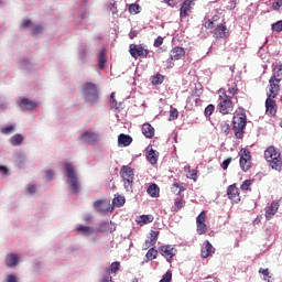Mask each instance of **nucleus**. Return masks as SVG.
Here are the masks:
<instances>
[{"instance_id": "obj_1", "label": "nucleus", "mask_w": 282, "mask_h": 282, "mask_svg": "<svg viewBox=\"0 0 282 282\" xmlns=\"http://www.w3.org/2000/svg\"><path fill=\"white\" fill-rule=\"evenodd\" d=\"M219 99H218V106L217 110L223 116H228L234 112L235 104L232 101V96L227 94L226 88H220L218 90Z\"/></svg>"}, {"instance_id": "obj_2", "label": "nucleus", "mask_w": 282, "mask_h": 282, "mask_svg": "<svg viewBox=\"0 0 282 282\" xmlns=\"http://www.w3.org/2000/svg\"><path fill=\"white\" fill-rule=\"evenodd\" d=\"M264 160L272 170L282 171V154L274 145H270L264 150Z\"/></svg>"}, {"instance_id": "obj_3", "label": "nucleus", "mask_w": 282, "mask_h": 282, "mask_svg": "<svg viewBox=\"0 0 282 282\" xmlns=\"http://www.w3.org/2000/svg\"><path fill=\"white\" fill-rule=\"evenodd\" d=\"M279 94L280 89L269 86V93H267L268 97L265 99V113L269 117H275L278 112V104L274 98H276Z\"/></svg>"}, {"instance_id": "obj_4", "label": "nucleus", "mask_w": 282, "mask_h": 282, "mask_svg": "<svg viewBox=\"0 0 282 282\" xmlns=\"http://www.w3.org/2000/svg\"><path fill=\"white\" fill-rule=\"evenodd\" d=\"M232 126H234L232 129L235 131L236 138L237 139H242L243 134H245V129H246V126H247V115H246V112L237 113L234 117Z\"/></svg>"}, {"instance_id": "obj_5", "label": "nucleus", "mask_w": 282, "mask_h": 282, "mask_svg": "<svg viewBox=\"0 0 282 282\" xmlns=\"http://www.w3.org/2000/svg\"><path fill=\"white\" fill-rule=\"evenodd\" d=\"M120 176L123 182V186L128 193L133 192V183H134V171L130 166H122L120 170Z\"/></svg>"}, {"instance_id": "obj_6", "label": "nucleus", "mask_w": 282, "mask_h": 282, "mask_svg": "<svg viewBox=\"0 0 282 282\" xmlns=\"http://www.w3.org/2000/svg\"><path fill=\"white\" fill-rule=\"evenodd\" d=\"M83 95L86 102L96 105L98 102V90L97 86L93 83H86L83 87Z\"/></svg>"}, {"instance_id": "obj_7", "label": "nucleus", "mask_w": 282, "mask_h": 282, "mask_svg": "<svg viewBox=\"0 0 282 282\" xmlns=\"http://www.w3.org/2000/svg\"><path fill=\"white\" fill-rule=\"evenodd\" d=\"M64 166H65L66 176L70 182L72 192L79 193L80 185L78 183L77 173L75 171L74 165L72 163H66Z\"/></svg>"}, {"instance_id": "obj_8", "label": "nucleus", "mask_w": 282, "mask_h": 282, "mask_svg": "<svg viewBox=\"0 0 282 282\" xmlns=\"http://www.w3.org/2000/svg\"><path fill=\"white\" fill-rule=\"evenodd\" d=\"M186 56V51L183 46H174L170 51V59L166 61V68H173L175 66V61L183 59Z\"/></svg>"}, {"instance_id": "obj_9", "label": "nucleus", "mask_w": 282, "mask_h": 282, "mask_svg": "<svg viewBox=\"0 0 282 282\" xmlns=\"http://www.w3.org/2000/svg\"><path fill=\"white\" fill-rule=\"evenodd\" d=\"M238 155L240 156V169H242L243 172L249 171L252 164L250 150L248 148H242L240 149V152H238Z\"/></svg>"}, {"instance_id": "obj_10", "label": "nucleus", "mask_w": 282, "mask_h": 282, "mask_svg": "<svg viewBox=\"0 0 282 282\" xmlns=\"http://www.w3.org/2000/svg\"><path fill=\"white\" fill-rule=\"evenodd\" d=\"M282 82V63L273 68V74L269 79V87L281 90L280 83Z\"/></svg>"}, {"instance_id": "obj_11", "label": "nucleus", "mask_w": 282, "mask_h": 282, "mask_svg": "<svg viewBox=\"0 0 282 282\" xmlns=\"http://www.w3.org/2000/svg\"><path fill=\"white\" fill-rule=\"evenodd\" d=\"M159 252L169 263H172L173 258L177 254V249L173 245H164L159 248Z\"/></svg>"}, {"instance_id": "obj_12", "label": "nucleus", "mask_w": 282, "mask_h": 282, "mask_svg": "<svg viewBox=\"0 0 282 282\" xmlns=\"http://www.w3.org/2000/svg\"><path fill=\"white\" fill-rule=\"evenodd\" d=\"M132 58L138 59L139 57L141 58H147L149 55V50L144 48L142 44H130V50H129Z\"/></svg>"}, {"instance_id": "obj_13", "label": "nucleus", "mask_w": 282, "mask_h": 282, "mask_svg": "<svg viewBox=\"0 0 282 282\" xmlns=\"http://www.w3.org/2000/svg\"><path fill=\"white\" fill-rule=\"evenodd\" d=\"M195 6V0H184L180 8V18L186 19L191 15L192 8Z\"/></svg>"}, {"instance_id": "obj_14", "label": "nucleus", "mask_w": 282, "mask_h": 282, "mask_svg": "<svg viewBox=\"0 0 282 282\" xmlns=\"http://www.w3.org/2000/svg\"><path fill=\"white\" fill-rule=\"evenodd\" d=\"M227 195H228V198L234 204H238V203L241 202V196H240V193H239V188L237 187V184H232V185L228 186Z\"/></svg>"}, {"instance_id": "obj_15", "label": "nucleus", "mask_w": 282, "mask_h": 282, "mask_svg": "<svg viewBox=\"0 0 282 282\" xmlns=\"http://www.w3.org/2000/svg\"><path fill=\"white\" fill-rule=\"evenodd\" d=\"M280 208V200H273L269 207L265 208L264 218L267 221H270L273 219L274 215H276L278 210Z\"/></svg>"}, {"instance_id": "obj_16", "label": "nucleus", "mask_w": 282, "mask_h": 282, "mask_svg": "<svg viewBox=\"0 0 282 282\" xmlns=\"http://www.w3.org/2000/svg\"><path fill=\"white\" fill-rule=\"evenodd\" d=\"M214 39L216 40H223L229 36L230 32L229 29L226 26V24H218L215 29H214Z\"/></svg>"}, {"instance_id": "obj_17", "label": "nucleus", "mask_w": 282, "mask_h": 282, "mask_svg": "<svg viewBox=\"0 0 282 282\" xmlns=\"http://www.w3.org/2000/svg\"><path fill=\"white\" fill-rule=\"evenodd\" d=\"M216 252V249L209 242V240H205L203 247L200 249V256L203 259H207L212 257Z\"/></svg>"}, {"instance_id": "obj_18", "label": "nucleus", "mask_w": 282, "mask_h": 282, "mask_svg": "<svg viewBox=\"0 0 282 282\" xmlns=\"http://www.w3.org/2000/svg\"><path fill=\"white\" fill-rule=\"evenodd\" d=\"M80 140L88 143V144H94L96 142H98L99 140V134L93 131H85L82 135H80Z\"/></svg>"}, {"instance_id": "obj_19", "label": "nucleus", "mask_w": 282, "mask_h": 282, "mask_svg": "<svg viewBox=\"0 0 282 282\" xmlns=\"http://www.w3.org/2000/svg\"><path fill=\"white\" fill-rule=\"evenodd\" d=\"M141 132L147 139H152L155 135L154 127L148 122L142 124Z\"/></svg>"}, {"instance_id": "obj_20", "label": "nucleus", "mask_w": 282, "mask_h": 282, "mask_svg": "<svg viewBox=\"0 0 282 282\" xmlns=\"http://www.w3.org/2000/svg\"><path fill=\"white\" fill-rule=\"evenodd\" d=\"M20 107L24 111H32L36 109L37 104L35 101H31L28 98H23L20 102Z\"/></svg>"}, {"instance_id": "obj_21", "label": "nucleus", "mask_w": 282, "mask_h": 282, "mask_svg": "<svg viewBox=\"0 0 282 282\" xmlns=\"http://www.w3.org/2000/svg\"><path fill=\"white\" fill-rule=\"evenodd\" d=\"M99 231L101 234H112L116 231V226L112 224V221H104L99 226Z\"/></svg>"}, {"instance_id": "obj_22", "label": "nucleus", "mask_w": 282, "mask_h": 282, "mask_svg": "<svg viewBox=\"0 0 282 282\" xmlns=\"http://www.w3.org/2000/svg\"><path fill=\"white\" fill-rule=\"evenodd\" d=\"M154 221V216L149 214V215H141L137 217V225L143 227L145 225L152 224Z\"/></svg>"}, {"instance_id": "obj_23", "label": "nucleus", "mask_w": 282, "mask_h": 282, "mask_svg": "<svg viewBox=\"0 0 282 282\" xmlns=\"http://www.w3.org/2000/svg\"><path fill=\"white\" fill-rule=\"evenodd\" d=\"M4 262L8 268H14L19 263V256L17 253H9L7 254Z\"/></svg>"}, {"instance_id": "obj_24", "label": "nucleus", "mask_w": 282, "mask_h": 282, "mask_svg": "<svg viewBox=\"0 0 282 282\" xmlns=\"http://www.w3.org/2000/svg\"><path fill=\"white\" fill-rule=\"evenodd\" d=\"M133 142V139L129 134L121 133L118 137V144L120 147H129Z\"/></svg>"}, {"instance_id": "obj_25", "label": "nucleus", "mask_w": 282, "mask_h": 282, "mask_svg": "<svg viewBox=\"0 0 282 282\" xmlns=\"http://www.w3.org/2000/svg\"><path fill=\"white\" fill-rule=\"evenodd\" d=\"M147 193L151 197H159L160 196V187H159V185L154 184V183L149 185V187L147 188Z\"/></svg>"}, {"instance_id": "obj_26", "label": "nucleus", "mask_w": 282, "mask_h": 282, "mask_svg": "<svg viewBox=\"0 0 282 282\" xmlns=\"http://www.w3.org/2000/svg\"><path fill=\"white\" fill-rule=\"evenodd\" d=\"M76 231L79 232L84 237H89L90 235H93L94 229L89 226L80 225L78 228H76Z\"/></svg>"}, {"instance_id": "obj_27", "label": "nucleus", "mask_w": 282, "mask_h": 282, "mask_svg": "<svg viewBox=\"0 0 282 282\" xmlns=\"http://www.w3.org/2000/svg\"><path fill=\"white\" fill-rule=\"evenodd\" d=\"M158 152L154 149H150L147 152V160L148 162H150L151 164H156L158 163Z\"/></svg>"}, {"instance_id": "obj_28", "label": "nucleus", "mask_w": 282, "mask_h": 282, "mask_svg": "<svg viewBox=\"0 0 282 282\" xmlns=\"http://www.w3.org/2000/svg\"><path fill=\"white\" fill-rule=\"evenodd\" d=\"M24 141V137L20 133H17L14 135H12L10 138V143L13 145V147H19L22 144V142Z\"/></svg>"}, {"instance_id": "obj_29", "label": "nucleus", "mask_w": 282, "mask_h": 282, "mask_svg": "<svg viewBox=\"0 0 282 282\" xmlns=\"http://www.w3.org/2000/svg\"><path fill=\"white\" fill-rule=\"evenodd\" d=\"M228 89H227V94L229 93L228 96H232V98L239 93V88L237 83L231 82L227 85Z\"/></svg>"}, {"instance_id": "obj_30", "label": "nucleus", "mask_w": 282, "mask_h": 282, "mask_svg": "<svg viewBox=\"0 0 282 282\" xmlns=\"http://www.w3.org/2000/svg\"><path fill=\"white\" fill-rule=\"evenodd\" d=\"M159 251L155 248H150L145 253L147 261H153L158 258Z\"/></svg>"}, {"instance_id": "obj_31", "label": "nucleus", "mask_w": 282, "mask_h": 282, "mask_svg": "<svg viewBox=\"0 0 282 282\" xmlns=\"http://www.w3.org/2000/svg\"><path fill=\"white\" fill-rule=\"evenodd\" d=\"M172 193L176 194V195H181L182 192H185L186 188L184 186H182L180 183H174L171 187Z\"/></svg>"}, {"instance_id": "obj_32", "label": "nucleus", "mask_w": 282, "mask_h": 282, "mask_svg": "<svg viewBox=\"0 0 282 282\" xmlns=\"http://www.w3.org/2000/svg\"><path fill=\"white\" fill-rule=\"evenodd\" d=\"M196 231L199 236H203L207 232L206 223H196Z\"/></svg>"}, {"instance_id": "obj_33", "label": "nucleus", "mask_w": 282, "mask_h": 282, "mask_svg": "<svg viewBox=\"0 0 282 282\" xmlns=\"http://www.w3.org/2000/svg\"><path fill=\"white\" fill-rule=\"evenodd\" d=\"M107 59H106V53L105 51H101L98 55V65L100 69L105 68V64H106Z\"/></svg>"}, {"instance_id": "obj_34", "label": "nucleus", "mask_w": 282, "mask_h": 282, "mask_svg": "<svg viewBox=\"0 0 282 282\" xmlns=\"http://www.w3.org/2000/svg\"><path fill=\"white\" fill-rule=\"evenodd\" d=\"M160 231L156 230H151L150 236H149V241L153 245H156L159 240Z\"/></svg>"}, {"instance_id": "obj_35", "label": "nucleus", "mask_w": 282, "mask_h": 282, "mask_svg": "<svg viewBox=\"0 0 282 282\" xmlns=\"http://www.w3.org/2000/svg\"><path fill=\"white\" fill-rule=\"evenodd\" d=\"M180 117V111L177 108H171L170 110V116H169V121H174L177 120Z\"/></svg>"}, {"instance_id": "obj_36", "label": "nucleus", "mask_w": 282, "mask_h": 282, "mask_svg": "<svg viewBox=\"0 0 282 282\" xmlns=\"http://www.w3.org/2000/svg\"><path fill=\"white\" fill-rule=\"evenodd\" d=\"M164 79H165V77L163 75L156 74L152 77V84L153 85H161V84H163Z\"/></svg>"}, {"instance_id": "obj_37", "label": "nucleus", "mask_w": 282, "mask_h": 282, "mask_svg": "<svg viewBox=\"0 0 282 282\" xmlns=\"http://www.w3.org/2000/svg\"><path fill=\"white\" fill-rule=\"evenodd\" d=\"M259 273L263 275V280L267 282H270V279L272 278L269 269H259Z\"/></svg>"}, {"instance_id": "obj_38", "label": "nucleus", "mask_w": 282, "mask_h": 282, "mask_svg": "<svg viewBox=\"0 0 282 282\" xmlns=\"http://www.w3.org/2000/svg\"><path fill=\"white\" fill-rule=\"evenodd\" d=\"M120 270V262H112L111 267L107 270V273H117Z\"/></svg>"}, {"instance_id": "obj_39", "label": "nucleus", "mask_w": 282, "mask_h": 282, "mask_svg": "<svg viewBox=\"0 0 282 282\" xmlns=\"http://www.w3.org/2000/svg\"><path fill=\"white\" fill-rule=\"evenodd\" d=\"M94 208H96L99 213H104V206H106V203L102 200H95L93 203Z\"/></svg>"}, {"instance_id": "obj_40", "label": "nucleus", "mask_w": 282, "mask_h": 282, "mask_svg": "<svg viewBox=\"0 0 282 282\" xmlns=\"http://www.w3.org/2000/svg\"><path fill=\"white\" fill-rule=\"evenodd\" d=\"M215 111V106L213 104H209L206 108H205V111H204V115L206 118H209L213 116Z\"/></svg>"}, {"instance_id": "obj_41", "label": "nucleus", "mask_w": 282, "mask_h": 282, "mask_svg": "<svg viewBox=\"0 0 282 282\" xmlns=\"http://www.w3.org/2000/svg\"><path fill=\"white\" fill-rule=\"evenodd\" d=\"M129 13H130V14H139V13H140V6L137 4V3H132V4L129 7Z\"/></svg>"}, {"instance_id": "obj_42", "label": "nucleus", "mask_w": 282, "mask_h": 282, "mask_svg": "<svg viewBox=\"0 0 282 282\" xmlns=\"http://www.w3.org/2000/svg\"><path fill=\"white\" fill-rule=\"evenodd\" d=\"M206 212L203 210L197 217H196V224H206Z\"/></svg>"}, {"instance_id": "obj_43", "label": "nucleus", "mask_w": 282, "mask_h": 282, "mask_svg": "<svg viewBox=\"0 0 282 282\" xmlns=\"http://www.w3.org/2000/svg\"><path fill=\"white\" fill-rule=\"evenodd\" d=\"M126 203V198L121 195L117 196L115 199H113V204L118 207H121L122 205H124Z\"/></svg>"}, {"instance_id": "obj_44", "label": "nucleus", "mask_w": 282, "mask_h": 282, "mask_svg": "<svg viewBox=\"0 0 282 282\" xmlns=\"http://www.w3.org/2000/svg\"><path fill=\"white\" fill-rule=\"evenodd\" d=\"M185 205L186 200H184L183 198L175 200V212L177 213V210H182V208H184Z\"/></svg>"}, {"instance_id": "obj_45", "label": "nucleus", "mask_w": 282, "mask_h": 282, "mask_svg": "<svg viewBox=\"0 0 282 282\" xmlns=\"http://www.w3.org/2000/svg\"><path fill=\"white\" fill-rule=\"evenodd\" d=\"M272 31L274 32H282V20L276 21L275 23L272 24Z\"/></svg>"}, {"instance_id": "obj_46", "label": "nucleus", "mask_w": 282, "mask_h": 282, "mask_svg": "<svg viewBox=\"0 0 282 282\" xmlns=\"http://www.w3.org/2000/svg\"><path fill=\"white\" fill-rule=\"evenodd\" d=\"M173 274L172 272L167 271L159 282H172Z\"/></svg>"}, {"instance_id": "obj_47", "label": "nucleus", "mask_w": 282, "mask_h": 282, "mask_svg": "<svg viewBox=\"0 0 282 282\" xmlns=\"http://www.w3.org/2000/svg\"><path fill=\"white\" fill-rule=\"evenodd\" d=\"M220 129L225 135H228L230 133V126L227 122L221 123Z\"/></svg>"}, {"instance_id": "obj_48", "label": "nucleus", "mask_w": 282, "mask_h": 282, "mask_svg": "<svg viewBox=\"0 0 282 282\" xmlns=\"http://www.w3.org/2000/svg\"><path fill=\"white\" fill-rule=\"evenodd\" d=\"M13 131H14V126H8L1 129V133L6 135L11 134Z\"/></svg>"}, {"instance_id": "obj_49", "label": "nucleus", "mask_w": 282, "mask_h": 282, "mask_svg": "<svg viewBox=\"0 0 282 282\" xmlns=\"http://www.w3.org/2000/svg\"><path fill=\"white\" fill-rule=\"evenodd\" d=\"M164 43V37L163 36H158L154 42H153V46L154 47H160L162 46Z\"/></svg>"}, {"instance_id": "obj_50", "label": "nucleus", "mask_w": 282, "mask_h": 282, "mask_svg": "<svg viewBox=\"0 0 282 282\" xmlns=\"http://www.w3.org/2000/svg\"><path fill=\"white\" fill-rule=\"evenodd\" d=\"M282 8V0H275L273 3H272V9L274 11H280Z\"/></svg>"}, {"instance_id": "obj_51", "label": "nucleus", "mask_w": 282, "mask_h": 282, "mask_svg": "<svg viewBox=\"0 0 282 282\" xmlns=\"http://www.w3.org/2000/svg\"><path fill=\"white\" fill-rule=\"evenodd\" d=\"M252 182L250 180H247L242 182V185H240V189L242 191H248L251 186Z\"/></svg>"}, {"instance_id": "obj_52", "label": "nucleus", "mask_w": 282, "mask_h": 282, "mask_svg": "<svg viewBox=\"0 0 282 282\" xmlns=\"http://www.w3.org/2000/svg\"><path fill=\"white\" fill-rule=\"evenodd\" d=\"M187 178L194 180V182L197 181V172L195 170H189L187 173Z\"/></svg>"}, {"instance_id": "obj_53", "label": "nucleus", "mask_w": 282, "mask_h": 282, "mask_svg": "<svg viewBox=\"0 0 282 282\" xmlns=\"http://www.w3.org/2000/svg\"><path fill=\"white\" fill-rule=\"evenodd\" d=\"M31 31L33 32V35L41 34L43 32V26L42 25H35V26H33V29H31Z\"/></svg>"}, {"instance_id": "obj_54", "label": "nucleus", "mask_w": 282, "mask_h": 282, "mask_svg": "<svg viewBox=\"0 0 282 282\" xmlns=\"http://www.w3.org/2000/svg\"><path fill=\"white\" fill-rule=\"evenodd\" d=\"M232 161L234 159H231V156L229 159H226L221 164L223 170L226 171Z\"/></svg>"}, {"instance_id": "obj_55", "label": "nucleus", "mask_w": 282, "mask_h": 282, "mask_svg": "<svg viewBox=\"0 0 282 282\" xmlns=\"http://www.w3.org/2000/svg\"><path fill=\"white\" fill-rule=\"evenodd\" d=\"M155 245L153 243V242H151L150 240H145L144 242H143V245H142V249L143 250H148V249H150L151 247H154Z\"/></svg>"}, {"instance_id": "obj_56", "label": "nucleus", "mask_w": 282, "mask_h": 282, "mask_svg": "<svg viewBox=\"0 0 282 282\" xmlns=\"http://www.w3.org/2000/svg\"><path fill=\"white\" fill-rule=\"evenodd\" d=\"M36 185H29L26 186V192H29V194H34L36 192Z\"/></svg>"}, {"instance_id": "obj_57", "label": "nucleus", "mask_w": 282, "mask_h": 282, "mask_svg": "<svg viewBox=\"0 0 282 282\" xmlns=\"http://www.w3.org/2000/svg\"><path fill=\"white\" fill-rule=\"evenodd\" d=\"M205 29H214V21H212L210 19L208 21L205 22L204 24Z\"/></svg>"}, {"instance_id": "obj_58", "label": "nucleus", "mask_w": 282, "mask_h": 282, "mask_svg": "<svg viewBox=\"0 0 282 282\" xmlns=\"http://www.w3.org/2000/svg\"><path fill=\"white\" fill-rule=\"evenodd\" d=\"M45 177H46V181H51L54 177V172L53 171H46L45 172Z\"/></svg>"}, {"instance_id": "obj_59", "label": "nucleus", "mask_w": 282, "mask_h": 282, "mask_svg": "<svg viewBox=\"0 0 282 282\" xmlns=\"http://www.w3.org/2000/svg\"><path fill=\"white\" fill-rule=\"evenodd\" d=\"M164 3L170 8L176 7V3L174 2V0H164Z\"/></svg>"}, {"instance_id": "obj_60", "label": "nucleus", "mask_w": 282, "mask_h": 282, "mask_svg": "<svg viewBox=\"0 0 282 282\" xmlns=\"http://www.w3.org/2000/svg\"><path fill=\"white\" fill-rule=\"evenodd\" d=\"M6 282H18L17 276L13 274H10L7 276Z\"/></svg>"}, {"instance_id": "obj_61", "label": "nucleus", "mask_w": 282, "mask_h": 282, "mask_svg": "<svg viewBox=\"0 0 282 282\" xmlns=\"http://www.w3.org/2000/svg\"><path fill=\"white\" fill-rule=\"evenodd\" d=\"M101 282H113L111 275L108 273L107 275L102 276Z\"/></svg>"}, {"instance_id": "obj_62", "label": "nucleus", "mask_w": 282, "mask_h": 282, "mask_svg": "<svg viewBox=\"0 0 282 282\" xmlns=\"http://www.w3.org/2000/svg\"><path fill=\"white\" fill-rule=\"evenodd\" d=\"M31 25H32V21L29 20V19L24 20L23 23H22L23 28H30Z\"/></svg>"}, {"instance_id": "obj_63", "label": "nucleus", "mask_w": 282, "mask_h": 282, "mask_svg": "<svg viewBox=\"0 0 282 282\" xmlns=\"http://www.w3.org/2000/svg\"><path fill=\"white\" fill-rule=\"evenodd\" d=\"M110 102H111L112 107H116L117 101L115 99V93H112L111 96H110Z\"/></svg>"}, {"instance_id": "obj_64", "label": "nucleus", "mask_w": 282, "mask_h": 282, "mask_svg": "<svg viewBox=\"0 0 282 282\" xmlns=\"http://www.w3.org/2000/svg\"><path fill=\"white\" fill-rule=\"evenodd\" d=\"M0 172L3 174V175H7L9 173V170L6 167V166H0Z\"/></svg>"}]
</instances>
